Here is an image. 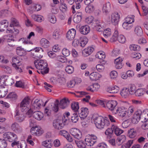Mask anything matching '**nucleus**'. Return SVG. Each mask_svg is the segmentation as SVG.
I'll return each mask as SVG.
<instances>
[{"mask_svg": "<svg viewBox=\"0 0 148 148\" xmlns=\"http://www.w3.org/2000/svg\"><path fill=\"white\" fill-rule=\"evenodd\" d=\"M34 64L36 68L40 71L37 72L42 75L46 74L49 72V69L47 68V63L45 60H37L34 61Z\"/></svg>", "mask_w": 148, "mask_h": 148, "instance_id": "1", "label": "nucleus"}, {"mask_svg": "<svg viewBox=\"0 0 148 148\" xmlns=\"http://www.w3.org/2000/svg\"><path fill=\"white\" fill-rule=\"evenodd\" d=\"M94 119L96 127L100 129H101L104 127H107L110 125L109 120L104 119L103 117L101 116H97Z\"/></svg>", "mask_w": 148, "mask_h": 148, "instance_id": "2", "label": "nucleus"}, {"mask_svg": "<svg viewBox=\"0 0 148 148\" xmlns=\"http://www.w3.org/2000/svg\"><path fill=\"white\" fill-rule=\"evenodd\" d=\"M97 103L101 105L102 107L111 111L116 109V106L118 104L117 101L114 100L108 101L106 103V105L105 104L104 101L101 100H98Z\"/></svg>", "mask_w": 148, "mask_h": 148, "instance_id": "3", "label": "nucleus"}, {"mask_svg": "<svg viewBox=\"0 0 148 148\" xmlns=\"http://www.w3.org/2000/svg\"><path fill=\"white\" fill-rule=\"evenodd\" d=\"M69 120L67 119H65V117L64 116L62 119H57L53 120V125L55 128L60 130L64 126L68 123Z\"/></svg>", "mask_w": 148, "mask_h": 148, "instance_id": "4", "label": "nucleus"}, {"mask_svg": "<svg viewBox=\"0 0 148 148\" xmlns=\"http://www.w3.org/2000/svg\"><path fill=\"white\" fill-rule=\"evenodd\" d=\"M3 137L5 139L8 140L10 142L17 140L18 138L17 135L14 132H8L3 134Z\"/></svg>", "mask_w": 148, "mask_h": 148, "instance_id": "5", "label": "nucleus"}, {"mask_svg": "<svg viewBox=\"0 0 148 148\" xmlns=\"http://www.w3.org/2000/svg\"><path fill=\"white\" fill-rule=\"evenodd\" d=\"M29 103V99L28 98H25L22 101L20 106V108L22 112H24L27 111L28 109L27 107Z\"/></svg>", "mask_w": 148, "mask_h": 148, "instance_id": "6", "label": "nucleus"}, {"mask_svg": "<svg viewBox=\"0 0 148 148\" xmlns=\"http://www.w3.org/2000/svg\"><path fill=\"white\" fill-rule=\"evenodd\" d=\"M134 19L130 17H127L126 21L123 24V28L126 30H130L132 27V24L134 22Z\"/></svg>", "mask_w": 148, "mask_h": 148, "instance_id": "7", "label": "nucleus"}, {"mask_svg": "<svg viewBox=\"0 0 148 148\" xmlns=\"http://www.w3.org/2000/svg\"><path fill=\"white\" fill-rule=\"evenodd\" d=\"M70 133L75 138L78 140L80 139L82 137L81 132L76 128L71 129L70 130Z\"/></svg>", "mask_w": 148, "mask_h": 148, "instance_id": "8", "label": "nucleus"}, {"mask_svg": "<svg viewBox=\"0 0 148 148\" xmlns=\"http://www.w3.org/2000/svg\"><path fill=\"white\" fill-rule=\"evenodd\" d=\"M18 59L19 58L17 57L12 58V61L13 63L12 64V65L18 72H22V70L20 65V62Z\"/></svg>", "mask_w": 148, "mask_h": 148, "instance_id": "9", "label": "nucleus"}, {"mask_svg": "<svg viewBox=\"0 0 148 148\" xmlns=\"http://www.w3.org/2000/svg\"><path fill=\"white\" fill-rule=\"evenodd\" d=\"M10 128L13 131L17 133H20L23 131L22 127L16 122H14L11 124Z\"/></svg>", "mask_w": 148, "mask_h": 148, "instance_id": "10", "label": "nucleus"}, {"mask_svg": "<svg viewBox=\"0 0 148 148\" xmlns=\"http://www.w3.org/2000/svg\"><path fill=\"white\" fill-rule=\"evenodd\" d=\"M91 17L90 18L91 19V20L89 21L88 20V23L90 24L91 23H93L92 24L94 25L95 27L97 30V31L101 32L103 31V26L98 21H97L96 22L94 21L93 20L92 17Z\"/></svg>", "mask_w": 148, "mask_h": 148, "instance_id": "11", "label": "nucleus"}, {"mask_svg": "<svg viewBox=\"0 0 148 148\" xmlns=\"http://www.w3.org/2000/svg\"><path fill=\"white\" fill-rule=\"evenodd\" d=\"M88 110L86 108H82L78 111V114L81 119L85 118L88 114Z\"/></svg>", "mask_w": 148, "mask_h": 148, "instance_id": "12", "label": "nucleus"}, {"mask_svg": "<svg viewBox=\"0 0 148 148\" xmlns=\"http://www.w3.org/2000/svg\"><path fill=\"white\" fill-rule=\"evenodd\" d=\"M120 19V15L118 12H116L111 15V22L114 25L118 24Z\"/></svg>", "mask_w": 148, "mask_h": 148, "instance_id": "13", "label": "nucleus"}, {"mask_svg": "<svg viewBox=\"0 0 148 148\" xmlns=\"http://www.w3.org/2000/svg\"><path fill=\"white\" fill-rule=\"evenodd\" d=\"M76 33L75 30L74 29H72L67 32L66 37L69 40H72L74 38Z\"/></svg>", "mask_w": 148, "mask_h": 148, "instance_id": "14", "label": "nucleus"}, {"mask_svg": "<svg viewBox=\"0 0 148 148\" xmlns=\"http://www.w3.org/2000/svg\"><path fill=\"white\" fill-rule=\"evenodd\" d=\"M36 53L35 55V57H34L35 58H38L39 59L42 58L43 57V49L40 47H36L35 49Z\"/></svg>", "mask_w": 148, "mask_h": 148, "instance_id": "15", "label": "nucleus"}, {"mask_svg": "<svg viewBox=\"0 0 148 148\" xmlns=\"http://www.w3.org/2000/svg\"><path fill=\"white\" fill-rule=\"evenodd\" d=\"M90 29L89 26L86 25L81 27L79 28L80 33L84 35H86L90 32Z\"/></svg>", "mask_w": 148, "mask_h": 148, "instance_id": "16", "label": "nucleus"}, {"mask_svg": "<svg viewBox=\"0 0 148 148\" xmlns=\"http://www.w3.org/2000/svg\"><path fill=\"white\" fill-rule=\"evenodd\" d=\"M116 110L119 115L121 117L125 116L127 113V109L124 107L119 108Z\"/></svg>", "mask_w": 148, "mask_h": 148, "instance_id": "17", "label": "nucleus"}, {"mask_svg": "<svg viewBox=\"0 0 148 148\" xmlns=\"http://www.w3.org/2000/svg\"><path fill=\"white\" fill-rule=\"evenodd\" d=\"M31 132L32 135L38 136H39L42 134V131L37 126L32 127L31 129Z\"/></svg>", "mask_w": 148, "mask_h": 148, "instance_id": "18", "label": "nucleus"}, {"mask_svg": "<svg viewBox=\"0 0 148 148\" xmlns=\"http://www.w3.org/2000/svg\"><path fill=\"white\" fill-rule=\"evenodd\" d=\"M123 60L122 58L120 57L115 59V66L116 69H121L123 65L121 62Z\"/></svg>", "mask_w": 148, "mask_h": 148, "instance_id": "19", "label": "nucleus"}, {"mask_svg": "<svg viewBox=\"0 0 148 148\" xmlns=\"http://www.w3.org/2000/svg\"><path fill=\"white\" fill-rule=\"evenodd\" d=\"M69 103V101L68 99L64 98L60 100L59 103V107L62 109H64L67 107Z\"/></svg>", "mask_w": 148, "mask_h": 148, "instance_id": "20", "label": "nucleus"}, {"mask_svg": "<svg viewBox=\"0 0 148 148\" xmlns=\"http://www.w3.org/2000/svg\"><path fill=\"white\" fill-rule=\"evenodd\" d=\"M111 5L110 2H108L104 4L103 7L102 11L103 13L108 14L110 11Z\"/></svg>", "mask_w": 148, "mask_h": 148, "instance_id": "21", "label": "nucleus"}, {"mask_svg": "<svg viewBox=\"0 0 148 148\" xmlns=\"http://www.w3.org/2000/svg\"><path fill=\"white\" fill-rule=\"evenodd\" d=\"M33 115L34 118L38 120H41L43 116V113L38 111L34 112Z\"/></svg>", "mask_w": 148, "mask_h": 148, "instance_id": "22", "label": "nucleus"}, {"mask_svg": "<svg viewBox=\"0 0 148 148\" xmlns=\"http://www.w3.org/2000/svg\"><path fill=\"white\" fill-rule=\"evenodd\" d=\"M129 90L127 88H124L122 89L120 92V94L122 97L126 98L129 95Z\"/></svg>", "mask_w": 148, "mask_h": 148, "instance_id": "23", "label": "nucleus"}, {"mask_svg": "<svg viewBox=\"0 0 148 148\" xmlns=\"http://www.w3.org/2000/svg\"><path fill=\"white\" fill-rule=\"evenodd\" d=\"M119 87L115 86L114 87H110L108 88L107 89V91L111 93H116L119 91Z\"/></svg>", "mask_w": 148, "mask_h": 148, "instance_id": "24", "label": "nucleus"}, {"mask_svg": "<svg viewBox=\"0 0 148 148\" xmlns=\"http://www.w3.org/2000/svg\"><path fill=\"white\" fill-rule=\"evenodd\" d=\"M75 142L79 148H85L86 147L85 142L82 140H75Z\"/></svg>", "mask_w": 148, "mask_h": 148, "instance_id": "25", "label": "nucleus"}, {"mask_svg": "<svg viewBox=\"0 0 148 148\" xmlns=\"http://www.w3.org/2000/svg\"><path fill=\"white\" fill-rule=\"evenodd\" d=\"M41 46L45 48L48 47L49 45V42L45 38H42L40 41Z\"/></svg>", "mask_w": 148, "mask_h": 148, "instance_id": "26", "label": "nucleus"}, {"mask_svg": "<svg viewBox=\"0 0 148 148\" xmlns=\"http://www.w3.org/2000/svg\"><path fill=\"white\" fill-rule=\"evenodd\" d=\"M101 75L98 73L93 72L91 73L89 75L90 79L92 81H96L100 78Z\"/></svg>", "mask_w": 148, "mask_h": 148, "instance_id": "27", "label": "nucleus"}, {"mask_svg": "<svg viewBox=\"0 0 148 148\" xmlns=\"http://www.w3.org/2000/svg\"><path fill=\"white\" fill-rule=\"evenodd\" d=\"M114 127L115 125H112L111 127L110 128L107 129L105 131V134L111 138L112 136L114 131Z\"/></svg>", "mask_w": 148, "mask_h": 148, "instance_id": "28", "label": "nucleus"}, {"mask_svg": "<svg viewBox=\"0 0 148 148\" xmlns=\"http://www.w3.org/2000/svg\"><path fill=\"white\" fill-rule=\"evenodd\" d=\"M79 40L80 46L82 47H85L88 41V39L84 36L80 37Z\"/></svg>", "mask_w": 148, "mask_h": 148, "instance_id": "29", "label": "nucleus"}, {"mask_svg": "<svg viewBox=\"0 0 148 148\" xmlns=\"http://www.w3.org/2000/svg\"><path fill=\"white\" fill-rule=\"evenodd\" d=\"M85 141L86 146L90 147L92 146L96 142V140H92V139H90V138H86L85 139Z\"/></svg>", "mask_w": 148, "mask_h": 148, "instance_id": "30", "label": "nucleus"}, {"mask_svg": "<svg viewBox=\"0 0 148 148\" xmlns=\"http://www.w3.org/2000/svg\"><path fill=\"white\" fill-rule=\"evenodd\" d=\"M134 32L135 34L138 36H141L143 35V31L141 27L139 26H137L135 28Z\"/></svg>", "mask_w": 148, "mask_h": 148, "instance_id": "31", "label": "nucleus"}, {"mask_svg": "<svg viewBox=\"0 0 148 148\" xmlns=\"http://www.w3.org/2000/svg\"><path fill=\"white\" fill-rule=\"evenodd\" d=\"M7 92V89L5 87L0 85V98L5 97Z\"/></svg>", "mask_w": 148, "mask_h": 148, "instance_id": "32", "label": "nucleus"}, {"mask_svg": "<svg viewBox=\"0 0 148 148\" xmlns=\"http://www.w3.org/2000/svg\"><path fill=\"white\" fill-rule=\"evenodd\" d=\"M6 20H3L1 21L0 23V31L3 32L8 26V24L6 23Z\"/></svg>", "mask_w": 148, "mask_h": 148, "instance_id": "33", "label": "nucleus"}, {"mask_svg": "<svg viewBox=\"0 0 148 148\" xmlns=\"http://www.w3.org/2000/svg\"><path fill=\"white\" fill-rule=\"evenodd\" d=\"M71 108L75 112H77L79 108V103L77 102H73L71 104Z\"/></svg>", "mask_w": 148, "mask_h": 148, "instance_id": "34", "label": "nucleus"}, {"mask_svg": "<svg viewBox=\"0 0 148 148\" xmlns=\"http://www.w3.org/2000/svg\"><path fill=\"white\" fill-rule=\"evenodd\" d=\"M52 143L51 140H46L42 143V145L47 148H51L52 147Z\"/></svg>", "mask_w": 148, "mask_h": 148, "instance_id": "35", "label": "nucleus"}, {"mask_svg": "<svg viewBox=\"0 0 148 148\" xmlns=\"http://www.w3.org/2000/svg\"><path fill=\"white\" fill-rule=\"evenodd\" d=\"M136 131L134 129H131L128 131V136L131 138H134L136 135Z\"/></svg>", "mask_w": 148, "mask_h": 148, "instance_id": "36", "label": "nucleus"}, {"mask_svg": "<svg viewBox=\"0 0 148 148\" xmlns=\"http://www.w3.org/2000/svg\"><path fill=\"white\" fill-rule=\"evenodd\" d=\"M41 8V6L40 5H34L31 8V11L30 12L31 13H32L34 11H38L40 10Z\"/></svg>", "mask_w": 148, "mask_h": 148, "instance_id": "37", "label": "nucleus"}, {"mask_svg": "<svg viewBox=\"0 0 148 148\" xmlns=\"http://www.w3.org/2000/svg\"><path fill=\"white\" fill-rule=\"evenodd\" d=\"M14 37L12 36H10L9 38L7 39L8 44L10 47H13L15 45L14 40L12 39Z\"/></svg>", "mask_w": 148, "mask_h": 148, "instance_id": "38", "label": "nucleus"}, {"mask_svg": "<svg viewBox=\"0 0 148 148\" xmlns=\"http://www.w3.org/2000/svg\"><path fill=\"white\" fill-rule=\"evenodd\" d=\"M94 50V48L91 47H88L84 49L83 53L84 54H85V53L87 55H86L87 56L90 55L93 51Z\"/></svg>", "mask_w": 148, "mask_h": 148, "instance_id": "39", "label": "nucleus"}, {"mask_svg": "<svg viewBox=\"0 0 148 148\" xmlns=\"http://www.w3.org/2000/svg\"><path fill=\"white\" fill-rule=\"evenodd\" d=\"M129 90L130 94L133 95L135 93L136 91V87L134 84L132 85L129 88H127Z\"/></svg>", "mask_w": 148, "mask_h": 148, "instance_id": "40", "label": "nucleus"}, {"mask_svg": "<svg viewBox=\"0 0 148 148\" xmlns=\"http://www.w3.org/2000/svg\"><path fill=\"white\" fill-rule=\"evenodd\" d=\"M142 112L141 110H138L135 112L134 114L133 117L137 119L138 118L139 120H140L141 117V115L142 114Z\"/></svg>", "mask_w": 148, "mask_h": 148, "instance_id": "41", "label": "nucleus"}, {"mask_svg": "<svg viewBox=\"0 0 148 148\" xmlns=\"http://www.w3.org/2000/svg\"><path fill=\"white\" fill-rule=\"evenodd\" d=\"M16 52L17 54L20 56H24L26 55L25 53L23 50L20 47L17 48Z\"/></svg>", "mask_w": 148, "mask_h": 148, "instance_id": "42", "label": "nucleus"}, {"mask_svg": "<svg viewBox=\"0 0 148 148\" xmlns=\"http://www.w3.org/2000/svg\"><path fill=\"white\" fill-rule=\"evenodd\" d=\"M7 97L10 99L12 100H15L17 98V96L16 94L14 92H11L8 95Z\"/></svg>", "mask_w": 148, "mask_h": 148, "instance_id": "43", "label": "nucleus"}, {"mask_svg": "<svg viewBox=\"0 0 148 148\" xmlns=\"http://www.w3.org/2000/svg\"><path fill=\"white\" fill-rule=\"evenodd\" d=\"M130 49L131 51H139L140 49V47L136 45L132 44L130 46Z\"/></svg>", "mask_w": 148, "mask_h": 148, "instance_id": "44", "label": "nucleus"}, {"mask_svg": "<svg viewBox=\"0 0 148 148\" xmlns=\"http://www.w3.org/2000/svg\"><path fill=\"white\" fill-rule=\"evenodd\" d=\"M94 6L91 5H89L85 8L86 12L88 13H90L92 12L94 10Z\"/></svg>", "mask_w": 148, "mask_h": 148, "instance_id": "45", "label": "nucleus"}, {"mask_svg": "<svg viewBox=\"0 0 148 148\" xmlns=\"http://www.w3.org/2000/svg\"><path fill=\"white\" fill-rule=\"evenodd\" d=\"M114 132L115 134L118 136L122 134L123 132V131L119 128L117 126L115 125Z\"/></svg>", "mask_w": 148, "mask_h": 148, "instance_id": "46", "label": "nucleus"}, {"mask_svg": "<svg viewBox=\"0 0 148 148\" xmlns=\"http://www.w3.org/2000/svg\"><path fill=\"white\" fill-rule=\"evenodd\" d=\"M79 117L77 113L73 114L71 117V120L72 122L75 123L78 121Z\"/></svg>", "mask_w": 148, "mask_h": 148, "instance_id": "47", "label": "nucleus"}, {"mask_svg": "<svg viewBox=\"0 0 148 148\" xmlns=\"http://www.w3.org/2000/svg\"><path fill=\"white\" fill-rule=\"evenodd\" d=\"M118 31L117 30H115L113 36L110 38V41L112 42L116 41L117 39L118 40Z\"/></svg>", "mask_w": 148, "mask_h": 148, "instance_id": "48", "label": "nucleus"}, {"mask_svg": "<svg viewBox=\"0 0 148 148\" xmlns=\"http://www.w3.org/2000/svg\"><path fill=\"white\" fill-rule=\"evenodd\" d=\"M15 85L17 87L22 88H25L24 82L21 80L16 81Z\"/></svg>", "mask_w": 148, "mask_h": 148, "instance_id": "49", "label": "nucleus"}, {"mask_svg": "<svg viewBox=\"0 0 148 148\" xmlns=\"http://www.w3.org/2000/svg\"><path fill=\"white\" fill-rule=\"evenodd\" d=\"M111 29L109 28H107L105 29L103 33V35L105 38L110 36L111 34Z\"/></svg>", "mask_w": 148, "mask_h": 148, "instance_id": "50", "label": "nucleus"}, {"mask_svg": "<svg viewBox=\"0 0 148 148\" xmlns=\"http://www.w3.org/2000/svg\"><path fill=\"white\" fill-rule=\"evenodd\" d=\"M56 103L53 104V106L52 108V110L55 112H57L59 109L58 103L59 101L58 100H56Z\"/></svg>", "mask_w": 148, "mask_h": 148, "instance_id": "51", "label": "nucleus"}, {"mask_svg": "<svg viewBox=\"0 0 148 148\" xmlns=\"http://www.w3.org/2000/svg\"><path fill=\"white\" fill-rule=\"evenodd\" d=\"M7 145V143L4 139L0 138V148H5Z\"/></svg>", "mask_w": 148, "mask_h": 148, "instance_id": "52", "label": "nucleus"}, {"mask_svg": "<svg viewBox=\"0 0 148 148\" xmlns=\"http://www.w3.org/2000/svg\"><path fill=\"white\" fill-rule=\"evenodd\" d=\"M65 71L69 74H72L74 71V68L71 66L68 65L66 67Z\"/></svg>", "mask_w": 148, "mask_h": 148, "instance_id": "53", "label": "nucleus"}, {"mask_svg": "<svg viewBox=\"0 0 148 148\" xmlns=\"http://www.w3.org/2000/svg\"><path fill=\"white\" fill-rule=\"evenodd\" d=\"M145 91L142 88H139L135 92V95L137 96H140L143 95Z\"/></svg>", "mask_w": 148, "mask_h": 148, "instance_id": "54", "label": "nucleus"}, {"mask_svg": "<svg viewBox=\"0 0 148 148\" xmlns=\"http://www.w3.org/2000/svg\"><path fill=\"white\" fill-rule=\"evenodd\" d=\"M118 40L121 43H124L125 42L126 40L124 35L120 34L118 37Z\"/></svg>", "mask_w": 148, "mask_h": 148, "instance_id": "55", "label": "nucleus"}, {"mask_svg": "<svg viewBox=\"0 0 148 148\" xmlns=\"http://www.w3.org/2000/svg\"><path fill=\"white\" fill-rule=\"evenodd\" d=\"M41 101L38 99L35 100L34 103L32 105V108H37L38 107H40L41 105Z\"/></svg>", "mask_w": 148, "mask_h": 148, "instance_id": "56", "label": "nucleus"}, {"mask_svg": "<svg viewBox=\"0 0 148 148\" xmlns=\"http://www.w3.org/2000/svg\"><path fill=\"white\" fill-rule=\"evenodd\" d=\"M49 21L52 23H55L56 21V18L54 15L51 14L49 15Z\"/></svg>", "mask_w": 148, "mask_h": 148, "instance_id": "57", "label": "nucleus"}, {"mask_svg": "<svg viewBox=\"0 0 148 148\" xmlns=\"http://www.w3.org/2000/svg\"><path fill=\"white\" fill-rule=\"evenodd\" d=\"M17 115V114L16 115ZM25 116L23 114H20L19 115H17L16 118V120L19 122H21L23 121L25 119Z\"/></svg>", "mask_w": 148, "mask_h": 148, "instance_id": "58", "label": "nucleus"}, {"mask_svg": "<svg viewBox=\"0 0 148 148\" xmlns=\"http://www.w3.org/2000/svg\"><path fill=\"white\" fill-rule=\"evenodd\" d=\"M1 67L3 69L4 71L7 73L10 74L12 73V70L10 67L5 66H1Z\"/></svg>", "mask_w": 148, "mask_h": 148, "instance_id": "59", "label": "nucleus"}, {"mask_svg": "<svg viewBox=\"0 0 148 148\" xmlns=\"http://www.w3.org/2000/svg\"><path fill=\"white\" fill-rule=\"evenodd\" d=\"M56 60L60 62L64 63L67 61L66 58L62 56H58L56 57Z\"/></svg>", "mask_w": 148, "mask_h": 148, "instance_id": "60", "label": "nucleus"}, {"mask_svg": "<svg viewBox=\"0 0 148 148\" xmlns=\"http://www.w3.org/2000/svg\"><path fill=\"white\" fill-rule=\"evenodd\" d=\"M60 9L63 12H65L67 9V5L64 3H60Z\"/></svg>", "mask_w": 148, "mask_h": 148, "instance_id": "61", "label": "nucleus"}, {"mask_svg": "<svg viewBox=\"0 0 148 148\" xmlns=\"http://www.w3.org/2000/svg\"><path fill=\"white\" fill-rule=\"evenodd\" d=\"M92 88V92H94L95 91H97L100 88V85H99L98 83H96L93 84L91 85Z\"/></svg>", "mask_w": 148, "mask_h": 148, "instance_id": "62", "label": "nucleus"}, {"mask_svg": "<svg viewBox=\"0 0 148 148\" xmlns=\"http://www.w3.org/2000/svg\"><path fill=\"white\" fill-rule=\"evenodd\" d=\"M18 25V22L15 19L13 18L12 19L10 25L11 27L14 26H17Z\"/></svg>", "mask_w": 148, "mask_h": 148, "instance_id": "63", "label": "nucleus"}, {"mask_svg": "<svg viewBox=\"0 0 148 148\" xmlns=\"http://www.w3.org/2000/svg\"><path fill=\"white\" fill-rule=\"evenodd\" d=\"M126 140V137L124 135L119 136L117 139V141L120 143V144H122Z\"/></svg>", "mask_w": 148, "mask_h": 148, "instance_id": "64", "label": "nucleus"}]
</instances>
